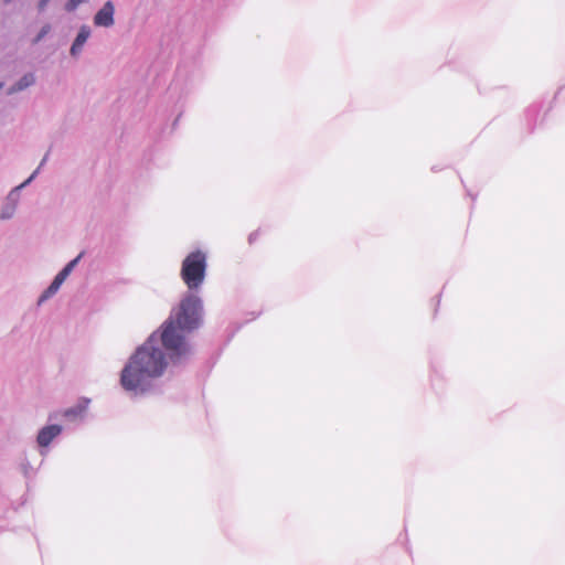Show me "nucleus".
<instances>
[{"label": "nucleus", "mask_w": 565, "mask_h": 565, "mask_svg": "<svg viewBox=\"0 0 565 565\" xmlns=\"http://www.w3.org/2000/svg\"><path fill=\"white\" fill-rule=\"evenodd\" d=\"M258 232H253L248 236V242L252 244L257 238Z\"/></svg>", "instance_id": "nucleus-15"}, {"label": "nucleus", "mask_w": 565, "mask_h": 565, "mask_svg": "<svg viewBox=\"0 0 565 565\" xmlns=\"http://www.w3.org/2000/svg\"><path fill=\"white\" fill-rule=\"evenodd\" d=\"M206 254L202 250L190 253L182 262L181 278L189 290H198L206 275Z\"/></svg>", "instance_id": "nucleus-2"}, {"label": "nucleus", "mask_w": 565, "mask_h": 565, "mask_svg": "<svg viewBox=\"0 0 565 565\" xmlns=\"http://www.w3.org/2000/svg\"><path fill=\"white\" fill-rule=\"evenodd\" d=\"M4 3H10L12 0H3Z\"/></svg>", "instance_id": "nucleus-19"}, {"label": "nucleus", "mask_w": 565, "mask_h": 565, "mask_svg": "<svg viewBox=\"0 0 565 565\" xmlns=\"http://www.w3.org/2000/svg\"><path fill=\"white\" fill-rule=\"evenodd\" d=\"M82 254L67 263L64 268L54 277L53 281L50 286L42 292V295L38 299V305L41 306L46 300L52 298L61 288L62 284L67 279L71 273L74 270L76 265L78 264Z\"/></svg>", "instance_id": "nucleus-3"}, {"label": "nucleus", "mask_w": 565, "mask_h": 565, "mask_svg": "<svg viewBox=\"0 0 565 565\" xmlns=\"http://www.w3.org/2000/svg\"><path fill=\"white\" fill-rule=\"evenodd\" d=\"M47 158H49V153H46L43 159L41 160L40 164H39V169H42L43 166L46 163L47 161Z\"/></svg>", "instance_id": "nucleus-16"}, {"label": "nucleus", "mask_w": 565, "mask_h": 565, "mask_svg": "<svg viewBox=\"0 0 565 565\" xmlns=\"http://www.w3.org/2000/svg\"><path fill=\"white\" fill-rule=\"evenodd\" d=\"M41 169H39V167L32 172V174L30 177H32V179L34 180L36 178V175L39 174Z\"/></svg>", "instance_id": "nucleus-17"}, {"label": "nucleus", "mask_w": 565, "mask_h": 565, "mask_svg": "<svg viewBox=\"0 0 565 565\" xmlns=\"http://www.w3.org/2000/svg\"><path fill=\"white\" fill-rule=\"evenodd\" d=\"M63 427L57 424L46 425L42 427L36 436V443L41 448L40 454L42 456L46 455V448L51 445V443L62 433Z\"/></svg>", "instance_id": "nucleus-5"}, {"label": "nucleus", "mask_w": 565, "mask_h": 565, "mask_svg": "<svg viewBox=\"0 0 565 565\" xmlns=\"http://www.w3.org/2000/svg\"><path fill=\"white\" fill-rule=\"evenodd\" d=\"M3 86V83H0V88Z\"/></svg>", "instance_id": "nucleus-20"}, {"label": "nucleus", "mask_w": 565, "mask_h": 565, "mask_svg": "<svg viewBox=\"0 0 565 565\" xmlns=\"http://www.w3.org/2000/svg\"><path fill=\"white\" fill-rule=\"evenodd\" d=\"M90 33H92V31L88 25L84 24L79 28V31H78L76 38L74 39V41L71 45V49H70V54L73 57H77L81 55L85 43L87 42L88 38L90 36Z\"/></svg>", "instance_id": "nucleus-8"}, {"label": "nucleus", "mask_w": 565, "mask_h": 565, "mask_svg": "<svg viewBox=\"0 0 565 565\" xmlns=\"http://www.w3.org/2000/svg\"><path fill=\"white\" fill-rule=\"evenodd\" d=\"M90 403V399L87 397H82L78 399V402L68 408H65L61 416L71 424L79 425L82 424L86 418V413L88 405Z\"/></svg>", "instance_id": "nucleus-4"}, {"label": "nucleus", "mask_w": 565, "mask_h": 565, "mask_svg": "<svg viewBox=\"0 0 565 565\" xmlns=\"http://www.w3.org/2000/svg\"><path fill=\"white\" fill-rule=\"evenodd\" d=\"M50 0H40L38 3V9L40 12L44 11Z\"/></svg>", "instance_id": "nucleus-14"}, {"label": "nucleus", "mask_w": 565, "mask_h": 565, "mask_svg": "<svg viewBox=\"0 0 565 565\" xmlns=\"http://www.w3.org/2000/svg\"><path fill=\"white\" fill-rule=\"evenodd\" d=\"M35 83V76L33 73L24 74L18 82H15L12 86H10L7 90L8 95H13L15 93L22 92L28 87L32 86Z\"/></svg>", "instance_id": "nucleus-9"}, {"label": "nucleus", "mask_w": 565, "mask_h": 565, "mask_svg": "<svg viewBox=\"0 0 565 565\" xmlns=\"http://www.w3.org/2000/svg\"><path fill=\"white\" fill-rule=\"evenodd\" d=\"M33 181L32 177H29L24 182H22L21 184L14 186L13 189H19V194L21 195V191L28 186L31 182Z\"/></svg>", "instance_id": "nucleus-13"}, {"label": "nucleus", "mask_w": 565, "mask_h": 565, "mask_svg": "<svg viewBox=\"0 0 565 565\" xmlns=\"http://www.w3.org/2000/svg\"><path fill=\"white\" fill-rule=\"evenodd\" d=\"M85 0H68L65 4V10L67 12H72L77 9V7L83 3Z\"/></svg>", "instance_id": "nucleus-12"}, {"label": "nucleus", "mask_w": 565, "mask_h": 565, "mask_svg": "<svg viewBox=\"0 0 565 565\" xmlns=\"http://www.w3.org/2000/svg\"><path fill=\"white\" fill-rule=\"evenodd\" d=\"M21 195L19 189H11L7 194L0 210V220L7 221L14 216Z\"/></svg>", "instance_id": "nucleus-7"}, {"label": "nucleus", "mask_w": 565, "mask_h": 565, "mask_svg": "<svg viewBox=\"0 0 565 565\" xmlns=\"http://www.w3.org/2000/svg\"><path fill=\"white\" fill-rule=\"evenodd\" d=\"M41 169H39V167L32 172V174L30 177H32V179L34 180L36 178V175L39 174Z\"/></svg>", "instance_id": "nucleus-18"}, {"label": "nucleus", "mask_w": 565, "mask_h": 565, "mask_svg": "<svg viewBox=\"0 0 565 565\" xmlns=\"http://www.w3.org/2000/svg\"><path fill=\"white\" fill-rule=\"evenodd\" d=\"M114 14H115V6L110 0H108L95 13V15L93 18L94 25L98 26V28L113 26L115 23Z\"/></svg>", "instance_id": "nucleus-6"}, {"label": "nucleus", "mask_w": 565, "mask_h": 565, "mask_svg": "<svg viewBox=\"0 0 565 565\" xmlns=\"http://www.w3.org/2000/svg\"><path fill=\"white\" fill-rule=\"evenodd\" d=\"M202 299L188 291L160 328L137 348L120 373L122 388L134 396L154 390L168 365L183 366L194 355L191 335L203 324Z\"/></svg>", "instance_id": "nucleus-1"}, {"label": "nucleus", "mask_w": 565, "mask_h": 565, "mask_svg": "<svg viewBox=\"0 0 565 565\" xmlns=\"http://www.w3.org/2000/svg\"><path fill=\"white\" fill-rule=\"evenodd\" d=\"M51 31V25L47 23V24H44L41 30L39 31V33L36 34V36L33 39V44H36L39 42H41Z\"/></svg>", "instance_id": "nucleus-10"}, {"label": "nucleus", "mask_w": 565, "mask_h": 565, "mask_svg": "<svg viewBox=\"0 0 565 565\" xmlns=\"http://www.w3.org/2000/svg\"><path fill=\"white\" fill-rule=\"evenodd\" d=\"M21 471L26 478L31 477L34 473V470L29 461H24L21 463Z\"/></svg>", "instance_id": "nucleus-11"}]
</instances>
